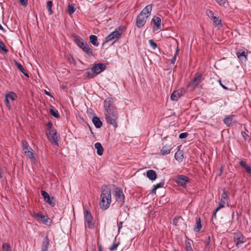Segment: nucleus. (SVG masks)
Instances as JSON below:
<instances>
[{"label": "nucleus", "instance_id": "f257e3e1", "mask_svg": "<svg viewBox=\"0 0 251 251\" xmlns=\"http://www.w3.org/2000/svg\"><path fill=\"white\" fill-rule=\"evenodd\" d=\"M103 107L106 122L116 128L118 126L119 114L117 107L114 105L113 98H107L104 101Z\"/></svg>", "mask_w": 251, "mask_h": 251}, {"label": "nucleus", "instance_id": "f03ea898", "mask_svg": "<svg viewBox=\"0 0 251 251\" xmlns=\"http://www.w3.org/2000/svg\"><path fill=\"white\" fill-rule=\"evenodd\" d=\"M111 202V189L107 185L102 187L100 196V206L103 210L107 209Z\"/></svg>", "mask_w": 251, "mask_h": 251}, {"label": "nucleus", "instance_id": "7ed1b4c3", "mask_svg": "<svg viewBox=\"0 0 251 251\" xmlns=\"http://www.w3.org/2000/svg\"><path fill=\"white\" fill-rule=\"evenodd\" d=\"M87 208V205H83L85 226L89 229H93L95 227V224L93 222V217L90 211Z\"/></svg>", "mask_w": 251, "mask_h": 251}, {"label": "nucleus", "instance_id": "20e7f679", "mask_svg": "<svg viewBox=\"0 0 251 251\" xmlns=\"http://www.w3.org/2000/svg\"><path fill=\"white\" fill-rule=\"evenodd\" d=\"M190 181V178L184 175H178L175 178V182L178 185L183 188L186 187V184Z\"/></svg>", "mask_w": 251, "mask_h": 251}, {"label": "nucleus", "instance_id": "39448f33", "mask_svg": "<svg viewBox=\"0 0 251 251\" xmlns=\"http://www.w3.org/2000/svg\"><path fill=\"white\" fill-rule=\"evenodd\" d=\"M114 196L116 201L119 203L121 206H122L125 203V197L122 188L117 187L115 191Z\"/></svg>", "mask_w": 251, "mask_h": 251}, {"label": "nucleus", "instance_id": "423d86ee", "mask_svg": "<svg viewBox=\"0 0 251 251\" xmlns=\"http://www.w3.org/2000/svg\"><path fill=\"white\" fill-rule=\"evenodd\" d=\"M57 131L56 130H52L51 132H48L46 133L47 137L49 141L55 146H58V139L57 136Z\"/></svg>", "mask_w": 251, "mask_h": 251}, {"label": "nucleus", "instance_id": "0eeeda50", "mask_svg": "<svg viewBox=\"0 0 251 251\" xmlns=\"http://www.w3.org/2000/svg\"><path fill=\"white\" fill-rule=\"evenodd\" d=\"M41 194L46 203L49 204L51 207L55 206V202L54 197H50L49 194L44 190H41Z\"/></svg>", "mask_w": 251, "mask_h": 251}, {"label": "nucleus", "instance_id": "6e6552de", "mask_svg": "<svg viewBox=\"0 0 251 251\" xmlns=\"http://www.w3.org/2000/svg\"><path fill=\"white\" fill-rule=\"evenodd\" d=\"M106 68V65L102 63H97L95 64L92 68L91 70L93 74H95V76L105 70Z\"/></svg>", "mask_w": 251, "mask_h": 251}, {"label": "nucleus", "instance_id": "1a4fd4ad", "mask_svg": "<svg viewBox=\"0 0 251 251\" xmlns=\"http://www.w3.org/2000/svg\"><path fill=\"white\" fill-rule=\"evenodd\" d=\"M245 238L244 236L241 232H236L234 234L233 241L236 242V245L238 248L241 247V244L245 242Z\"/></svg>", "mask_w": 251, "mask_h": 251}, {"label": "nucleus", "instance_id": "9d476101", "mask_svg": "<svg viewBox=\"0 0 251 251\" xmlns=\"http://www.w3.org/2000/svg\"><path fill=\"white\" fill-rule=\"evenodd\" d=\"M32 216L37 221L42 222L46 225H48V221L50 220L47 216L44 215L40 212L34 213Z\"/></svg>", "mask_w": 251, "mask_h": 251}, {"label": "nucleus", "instance_id": "9b49d317", "mask_svg": "<svg viewBox=\"0 0 251 251\" xmlns=\"http://www.w3.org/2000/svg\"><path fill=\"white\" fill-rule=\"evenodd\" d=\"M185 91L183 89L174 91L171 94L170 99L172 100L177 101L183 95Z\"/></svg>", "mask_w": 251, "mask_h": 251}, {"label": "nucleus", "instance_id": "f8f14e48", "mask_svg": "<svg viewBox=\"0 0 251 251\" xmlns=\"http://www.w3.org/2000/svg\"><path fill=\"white\" fill-rule=\"evenodd\" d=\"M148 18V16H143V15L139 14L137 18L136 21V25L138 28H141L143 27L146 23L147 19Z\"/></svg>", "mask_w": 251, "mask_h": 251}, {"label": "nucleus", "instance_id": "ddd939ff", "mask_svg": "<svg viewBox=\"0 0 251 251\" xmlns=\"http://www.w3.org/2000/svg\"><path fill=\"white\" fill-rule=\"evenodd\" d=\"M195 75V76L194 78L191 80L190 84L191 85L196 86L199 84L202 79V74L200 72H197Z\"/></svg>", "mask_w": 251, "mask_h": 251}, {"label": "nucleus", "instance_id": "4468645a", "mask_svg": "<svg viewBox=\"0 0 251 251\" xmlns=\"http://www.w3.org/2000/svg\"><path fill=\"white\" fill-rule=\"evenodd\" d=\"M172 149V144H163V147L160 150V153L163 155H167L171 152V151Z\"/></svg>", "mask_w": 251, "mask_h": 251}, {"label": "nucleus", "instance_id": "2eb2a0df", "mask_svg": "<svg viewBox=\"0 0 251 251\" xmlns=\"http://www.w3.org/2000/svg\"><path fill=\"white\" fill-rule=\"evenodd\" d=\"M74 39V41L75 43L81 49L83 48V47H84L86 44H87V42L84 41V40L80 37L78 36H75Z\"/></svg>", "mask_w": 251, "mask_h": 251}, {"label": "nucleus", "instance_id": "dca6fc26", "mask_svg": "<svg viewBox=\"0 0 251 251\" xmlns=\"http://www.w3.org/2000/svg\"><path fill=\"white\" fill-rule=\"evenodd\" d=\"M181 146H178L177 147V151L175 154V159L179 162H181L184 158L183 152L182 151H180Z\"/></svg>", "mask_w": 251, "mask_h": 251}, {"label": "nucleus", "instance_id": "f3484780", "mask_svg": "<svg viewBox=\"0 0 251 251\" xmlns=\"http://www.w3.org/2000/svg\"><path fill=\"white\" fill-rule=\"evenodd\" d=\"M152 4H149L147 5L140 13V14L142 15H143V16H148V17L150 15V14L151 11L152 9Z\"/></svg>", "mask_w": 251, "mask_h": 251}, {"label": "nucleus", "instance_id": "a211bd4d", "mask_svg": "<svg viewBox=\"0 0 251 251\" xmlns=\"http://www.w3.org/2000/svg\"><path fill=\"white\" fill-rule=\"evenodd\" d=\"M49 239L48 236H46L41 246V251H48L49 245Z\"/></svg>", "mask_w": 251, "mask_h": 251}, {"label": "nucleus", "instance_id": "6ab92c4d", "mask_svg": "<svg viewBox=\"0 0 251 251\" xmlns=\"http://www.w3.org/2000/svg\"><path fill=\"white\" fill-rule=\"evenodd\" d=\"M84 52H85L89 56H94L92 47H90L88 44H86L84 47L81 49Z\"/></svg>", "mask_w": 251, "mask_h": 251}, {"label": "nucleus", "instance_id": "aec40b11", "mask_svg": "<svg viewBox=\"0 0 251 251\" xmlns=\"http://www.w3.org/2000/svg\"><path fill=\"white\" fill-rule=\"evenodd\" d=\"M147 176L151 180L154 181L157 178V175L154 170H149L147 171Z\"/></svg>", "mask_w": 251, "mask_h": 251}, {"label": "nucleus", "instance_id": "412c9836", "mask_svg": "<svg viewBox=\"0 0 251 251\" xmlns=\"http://www.w3.org/2000/svg\"><path fill=\"white\" fill-rule=\"evenodd\" d=\"M234 115H226L223 120L224 123L227 126H230L232 125V121Z\"/></svg>", "mask_w": 251, "mask_h": 251}, {"label": "nucleus", "instance_id": "4be33fe9", "mask_svg": "<svg viewBox=\"0 0 251 251\" xmlns=\"http://www.w3.org/2000/svg\"><path fill=\"white\" fill-rule=\"evenodd\" d=\"M92 122L95 126L97 128L101 127L102 126V122L100 120V118L97 116H94L92 119Z\"/></svg>", "mask_w": 251, "mask_h": 251}, {"label": "nucleus", "instance_id": "5701e85b", "mask_svg": "<svg viewBox=\"0 0 251 251\" xmlns=\"http://www.w3.org/2000/svg\"><path fill=\"white\" fill-rule=\"evenodd\" d=\"M240 165L244 168L246 172L251 176V166H249L248 164L246 163V161L243 160L239 162Z\"/></svg>", "mask_w": 251, "mask_h": 251}, {"label": "nucleus", "instance_id": "b1692460", "mask_svg": "<svg viewBox=\"0 0 251 251\" xmlns=\"http://www.w3.org/2000/svg\"><path fill=\"white\" fill-rule=\"evenodd\" d=\"M15 65L17 68V69L22 73L26 77H29V75L26 70L24 68L23 66L17 61H15Z\"/></svg>", "mask_w": 251, "mask_h": 251}, {"label": "nucleus", "instance_id": "393cba45", "mask_svg": "<svg viewBox=\"0 0 251 251\" xmlns=\"http://www.w3.org/2000/svg\"><path fill=\"white\" fill-rule=\"evenodd\" d=\"M201 228V220L200 217H197L196 219V224L195 227L194 228V230L198 232L200 231Z\"/></svg>", "mask_w": 251, "mask_h": 251}, {"label": "nucleus", "instance_id": "a878e982", "mask_svg": "<svg viewBox=\"0 0 251 251\" xmlns=\"http://www.w3.org/2000/svg\"><path fill=\"white\" fill-rule=\"evenodd\" d=\"M236 55L240 60H243L244 58L245 61L247 60L248 52L246 51H238L236 52Z\"/></svg>", "mask_w": 251, "mask_h": 251}, {"label": "nucleus", "instance_id": "bb28decb", "mask_svg": "<svg viewBox=\"0 0 251 251\" xmlns=\"http://www.w3.org/2000/svg\"><path fill=\"white\" fill-rule=\"evenodd\" d=\"M95 148L97 149V153L99 155L101 156L103 154V148L101 144L97 142L95 144Z\"/></svg>", "mask_w": 251, "mask_h": 251}, {"label": "nucleus", "instance_id": "cd10ccee", "mask_svg": "<svg viewBox=\"0 0 251 251\" xmlns=\"http://www.w3.org/2000/svg\"><path fill=\"white\" fill-rule=\"evenodd\" d=\"M90 42L94 46L98 47L99 43L98 42V37L95 35H91L89 36Z\"/></svg>", "mask_w": 251, "mask_h": 251}, {"label": "nucleus", "instance_id": "c85d7f7f", "mask_svg": "<svg viewBox=\"0 0 251 251\" xmlns=\"http://www.w3.org/2000/svg\"><path fill=\"white\" fill-rule=\"evenodd\" d=\"M152 21L153 22V24L156 25L158 29L161 28V18L159 17H154Z\"/></svg>", "mask_w": 251, "mask_h": 251}, {"label": "nucleus", "instance_id": "c756f323", "mask_svg": "<svg viewBox=\"0 0 251 251\" xmlns=\"http://www.w3.org/2000/svg\"><path fill=\"white\" fill-rule=\"evenodd\" d=\"M29 149L30 150L25 151V154L30 159L35 160V158L34 155V151L31 148H29Z\"/></svg>", "mask_w": 251, "mask_h": 251}, {"label": "nucleus", "instance_id": "7c9ffc66", "mask_svg": "<svg viewBox=\"0 0 251 251\" xmlns=\"http://www.w3.org/2000/svg\"><path fill=\"white\" fill-rule=\"evenodd\" d=\"M50 113L55 118L58 119L60 117V115L59 114L58 111L55 109L52 106H51V108L50 109Z\"/></svg>", "mask_w": 251, "mask_h": 251}, {"label": "nucleus", "instance_id": "2f4dec72", "mask_svg": "<svg viewBox=\"0 0 251 251\" xmlns=\"http://www.w3.org/2000/svg\"><path fill=\"white\" fill-rule=\"evenodd\" d=\"M5 97H7V99L9 100L10 99L12 101L15 100L17 97L16 94L12 91L9 92L5 95Z\"/></svg>", "mask_w": 251, "mask_h": 251}, {"label": "nucleus", "instance_id": "473e14b6", "mask_svg": "<svg viewBox=\"0 0 251 251\" xmlns=\"http://www.w3.org/2000/svg\"><path fill=\"white\" fill-rule=\"evenodd\" d=\"M122 33V31L120 29H119V30H117L116 29L115 31L111 33V35L113 36V38L114 39L119 38L121 36Z\"/></svg>", "mask_w": 251, "mask_h": 251}, {"label": "nucleus", "instance_id": "72a5a7b5", "mask_svg": "<svg viewBox=\"0 0 251 251\" xmlns=\"http://www.w3.org/2000/svg\"><path fill=\"white\" fill-rule=\"evenodd\" d=\"M211 20L213 21V25L215 26L222 25L221 20H220L218 17L215 16H214Z\"/></svg>", "mask_w": 251, "mask_h": 251}, {"label": "nucleus", "instance_id": "f704fd0d", "mask_svg": "<svg viewBox=\"0 0 251 251\" xmlns=\"http://www.w3.org/2000/svg\"><path fill=\"white\" fill-rule=\"evenodd\" d=\"M75 9L74 4H69L68 6L67 12L71 15L75 12Z\"/></svg>", "mask_w": 251, "mask_h": 251}, {"label": "nucleus", "instance_id": "c9c22d12", "mask_svg": "<svg viewBox=\"0 0 251 251\" xmlns=\"http://www.w3.org/2000/svg\"><path fill=\"white\" fill-rule=\"evenodd\" d=\"M119 242H116V237H115L112 246L109 247V250L111 251H116L117 249V247L119 245Z\"/></svg>", "mask_w": 251, "mask_h": 251}, {"label": "nucleus", "instance_id": "e433bc0d", "mask_svg": "<svg viewBox=\"0 0 251 251\" xmlns=\"http://www.w3.org/2000/svg\"><path fill=\"white\" fill-rule=\"evenodd\" d=\"M52 6V2L50 0L47 1V8L48 9L49 14L50 15H51L53 13V11L51 9V7Z\"/></svg>", "mask_w": 251, "mask_h": 251}, {"label": "nucleus", "instance_id": "4c0bfd02", "mask_svg": "<svg viewBox=\"0 0 251 251\" xmlns=\"http://www.w3.org/2000/svg\"><path fill=\"white\" fill-rule=\"evenodd\" d=\"M223 193L221 196V201H225L227 202L228 200V197L227 196V192L226 190V189L224 188L223 189Z\"/></svg>", "mask_w": 251, "mask_h": 251}, {"label": "nucleus", "instance_id": "58836bf2", "mask_svg": "<svg viewBox=\"0 0 251 251\" xmlns=\"http://www.w3.org/2000/svg\"><path fill=\"white\" fill-rule=\"evenodd\" d=\"M186 237L187 239V240L185 241V247L187 249V251H193L191 247L190 240L188 239L187 236Z\"/></svg>", "mask_w": 251, "mask_h": 251}, {"label": "nucleus", "instance_id": "ea45409f", "mask_svg": "<svg viewBox=\"0 0 251 251\" xmlns=\"http://www.w3.org/2000/svg\"><path fill=\"white\" fill-rule=\"evenodd\" d=\"M0 51L5 53H7L9 51L8 50L6 49L5 45L2 41H0Z\"/></svg>", "mask_w": 251, "mask_h": 251}, {"label": "nucleus", "instance_id": "a19ab883", "mask_svg": "<svg viewBox=\"0 0 251 251\" xmlns=\"http://www.w3.org/2000/svg\"><path fill=\"white\" fill-rule=\"evenodd\" d=\"M47 126V130L49 132H51L52 130H56L53 127L51 121H50L46 125Z\"/></svg>", "mask_w": 251, "mask_h": 251}, {"label": "nucleus", "instance_id": "79ce46f5", "mask_svg": "<svg viewBox=\"0 0 251 251\" xmlns=\"http://www.w3.org/2000/svg\"><path fill=\"white\" fill-rule=\"evenodd\" d=\"M2 249L4 251H11V248L9 243H3L2 244Z\"/></svg>", "mask_w": 251, "mask_h": 251}, {"label": "nucleus", "instance_id": "37998d69", "mask_svg": "<svg viewBox=\"0 0 251 251\" xmlns=\"http://www.w3.org/2000/svg\"><path fill=\"white\" fill-rule=\"evenodd\" d=\"M181 220H182V219L180 216L176 217L173 220V224L176 226H178L179 222Z\"/></svg>", "mask_w": 251, "mask_h": 251}, {"label": "nucleus", "instance_id": "c03bdc74", "mask_svg": "<svg viewBox=\"0 0 251 251\" xmlns=\"http://www.w3.org/2000/svg\"><path fill=\"white\" fill-rule=\"evenodd\" d=\"M22 147L23 150H25L26 149H29L28 144L26 140H23L22 141Z\"/></svg>", "mask_w": 251, "mask_h": 251}, {"label": "nucleus", "instance_id": "a18cd8bd", "mask_svg": "<svg viewBox=\"0 0 251 251\" xmlns=\"http://www.w3.org/2000/svg\"><path fill=\"white\" fill-rule=\"evenodd\" d=\"M114 39L113 38V36L111 35V34L110 33L106 37L105 41L103 43L102 45H103L105 43L110 42Z\"/></svg>", "mask_w": 251, "mask_h": 251}, {"label": "nucleus", "instance_id": "49530a36", "mask_svg": "<svg viewBox=\"0 0 251 251\" xmlns=\"http://www.w3.org/2000/svg\"><path fill=\"white\" fill-rule=\"evenodd\" d=\"M207 16L211 19L215 15L214 13L211 10L207 9L206 11Z\"/></svg>", "mask_w": 251, "mask_h": 251}, {"label": "nucleus", "instance_id": "de8ad7c7", "mask_svg": "<svg viewBox=\"0 0 251 251\" xmlns=\"http://www.w3.org/2000/svg\"><path fill=\"white\" fill-rule=\"evenodd\" d=\"M226 201H221L220 202L219 205L218 207L216 209V212H218L219 209H220L222 208H223L225 207V204H226Z\"/></svg>", "mask_w": 251, "mask_h": 251}, {"label": "nucleus", "instance_id": "09e8293b", "mask_svg": "<svg viewBox=\"0 0 251 251\" xmlns=\"http://www.w3.org/2000/svg\"><path fill=\"white\" fill-rule=\"evenodd\" d=\"M164 180H162L159 183H157V184L154 185V186L156 187V188L157 189L158 188L163 187L164 186Z\"/></svg>", "mask_w": 251, "mask_h": 251}, {"label": "nucleus", "instance_id": "8fccbe9b", "mask_svg": "<svg viewBox=\"0 0 251 251\" xmlns=\"http://www.w3.org/2000/svg\"><path fill=\"white\" fill-rule=\"evenodd\" d=\"M210 236H208L206 238V244H205L206 248H207V249L210 248Z\"/></svg>", "mask_w": 251, "mask_h": 251}, {"label": "nucleus", "instance_id": "3c124183", "mask_svg": "<svg viewBox=\"0 0 251 251\" xmlns=\"http://www.w3.org/2000/svg\"><path fill=\"white\" fill-rule=\"evenodd\" d=\"M149 42L151 46L153 49H155L157 47V44L153 41V40H150Z\"/></svg>", "mask_w": 251, "mask_h": 251}, {"label": "nucleus", "instance_id": "603ef678", "mask_svg": "<svg viewBox=\"0 0 251 251\" xmlns=\"http://www.w3.org/2000/svg\"><path fill=\"white\" fill-rule=\"evenodd\" d=\"M4 102L6 107L10 109L11 106L9 103V99H7V97H5Z\"/></svg>", "mask_w": 251, "mask_h": 251}, {"label": "nucleus", "instance_id": "864d4df0", "mask_svg": "<svg viewBox=\"0 0 251 251\" xmlns=\"http://www.w3.org/2000/svg\"><path fill=\"white\" fill-rule=\"evenodd\" d=\"M188 136L187 132H183L179 134V138L180 139H185Z\"/></svg>", "mask_w": 251, "mask_h": 251}, {"label": "nucleus", "instance_id": "5fc2aeb1", "mask_svg": "<svg viewBox=\"0 0 251 251\" xmlns=\"http://www.w3.org/2000/svg\"><path fill=\"white\" fill-rule=\"evenodd\" d=\"M215 1L221 6H224L227 0H215Z\"/></svg>", "mask_w": 251, "mask_h": 251}, {"label": "nucleus", "instance_id": "6e6d98bb", "mask_svg": "<svg viewBox=\"0 0 251 251\" xmlns=\"http://www.w3.org/2000/svg\"><path fill=\"white\" fill-rule=\"evenodd\" d=\"M86 74L85 75L86 76L89 77V78H92L95 76V75L94 74H93V73H92V74H91L89 71H87Z\"/></svg>", "mask_w": 251, "mask_h": 251}, {"label": "nucleus", "instance_id": "4d7b16f0", "mask_svg": "<svg viewBox=\"0 0 251 251\" xmlns=\"http://www.w3.org/2000/svg\"><path fill=\"white\" fill-rule=\"evenodd\" d=\"M178 51V48H177V50H176V51L174 55V56L173 57V58L171 59V64H174L176 60V56L177 54V52Z\"/></svg>", "mask_w": 251, "mask_h": 251}, {"label": "nucleus", "instance_id": "13d9d810", "mask_svg": "<svg viewBox=\"0 0 251 251\" xmlns=\"http://www.w3.org/2000/svg\"><path fill=\"white\" fill-rule=\"evenodd\" d=\"M21 4L23 6H26L28 4V0H19Z\"/></svg>", "mask_w": 251, "mask_h": 251}, {"label": "nucleus", "instance_id": "bf43d9fd", "mask_svg": "<svg viewBox=\"0 0 251 251\" xmlns=\"http://www.w3.org/2000/svg\"><path fill=\"white\" fill-rule=\"evenodd\" d=\"M123 222H118V232H120V230L123 227Z\"/></svg>", "mask_w": 251, "mask_h": 251}, {"label": "nucleus", "instance_id": "052dcab7", "mask_svg": "<svg viewBox=\"0 0 251 251\" xmlns=\"http://www.w3.org/2000/svg\"><path fill=\"white\" fill-rule=\"evenodd\" d=\"M241 134L244 138V139L246 140L247 139L248 135L245 131H242Z\"/></svg>", "mask_w": 251, "mask_h": 251}, {"label": "nucleus", "instance_id": "680f3d73", "mask_svg": "<svg viewBox=\"0 0 251 251\" xmlns=\"http://www.w3.org/2000/svg\"><path fill=\"white\" fill-rule=\"evenodd\" d=\"M87 114L89 115V117H90V115H95V114L93 112V111L92 109H90L89 110H87Z\"/></svg>", "mask_w": 251, "mask_h": 251}, {"label": "nucleus", "instance_id": "e2e57ef3", "mask_svg": "<svg viewBox=\"0 0 251 251\" xmlns=\"http://www.w3.org/2000/svg\"><path fill=\"white\" fill-rule=\"evenodd\" d=\"M157 189L156 188V187H155L154 186H153V188L151 189V192H150L151 194H156V191Z\"/></svg>", "mask_w": 251, "mask_h": 251}, {"label": "nucleus", "instance_id": "0e129e2a", "mask_svg": "<svg viewBox=\"0 0 251 251\" xmlns=\"http://www.w3.org/2000/svg\"><path fill=\"white\" fill-rule=\"evenodd\" d=\"M98 251H102V245L101 244L98 243Z\"/></svg>", "mask_w": 251, "mask_h": 251}, {"label": "nucleus", "instance_id": "69168bd1", "mask_svg": "<svg viewBox=\"0 0 251 251\" xmlns=\"http://www.w3.org/2000/svg\"><path fill=\"white\" fill-rule=\"evenodd\" d=\"M45 94L48 96L52 97L51 93L49 91L45 90Z\"/></svg>", "mask_w": 251, "mask_h": 251}, {"label": "nucleus", "instance_id": "338daca9", "mask_svg": "<svg viewBox=\"0 0 251 251\" xmlns=\"http://www.w3.org/2000/svg\"><path fill=\"white\" fill-rule=\"evenodd\" d=\"M219 82H220V84L221 85V86L225 89V90H227L228 89V88L226 86H225V85H224L223 84H222V83H221V80H219Z\"/></svg>", "mask_w": 251, "mask_h": 251}, {"label": "nucleus", "instance_id": "774afa93", "mask_svg": "<svg viewBox=\"0 0 251 251\" xmlns=\"http://www.w3.org/2000/svg\"><path fill=\"white\" fill-rule=\"evenodd\" d=\"M217 212H216V210H215L214 213L212 215V218H216V213Z\"/></svg>", "mask_w": 251, "mask_h": 251}]
</instances>
